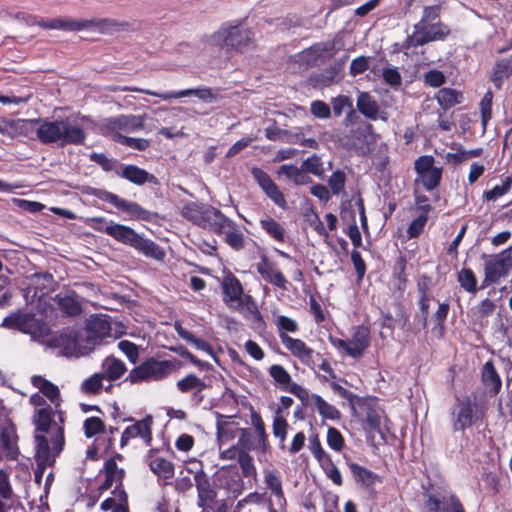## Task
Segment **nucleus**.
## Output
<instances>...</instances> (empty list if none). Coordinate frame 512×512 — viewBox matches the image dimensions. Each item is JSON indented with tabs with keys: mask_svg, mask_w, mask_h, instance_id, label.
I'll return each mask as SVG.
<instances>
[{
	"mask_svg": "<svg viewBox=\"0 0 512 512\" xmlns=\"http://www.w3.org/2000/svg\"><path fill=\"white\" fill-rule=\"evenodd\" d=\"M103 230L105 234L109 235L117 242L132 247L146 257L159 261L163 260L165 257V252L157 243L143 237L130 226L110 221L109 225Z\"/></svg>",
	"mask_w": 512,
	"mask_h": 512,
	"instance_id": "nucleus-1",
	"label": "nucleus"
},
{
	"mask_svg": "<svg viewBox=\"0 0 512 512\" xmlns=\"http://www.w3.org/2000/svg\"><path fill=\"white\" fill-rule=\"evenodd\" d=\"M36 443L35 461L37 467L34 470V481L41 484L42 478L47 466L54 465L56 457L62 452L65 445L63 428L59 426L56 433L51 437L52 451H50L49 441L45 435H35Z\"/></svg>",
	"mask_w": 512,
	"mask_h": 512,
	"instance_id": "nucleus-2",
	"label": "nucleus"
},
{
	"mask_svg": "<svg viewBox=\"0 0 512 512\" xmlns=\"http://www.w3.org/2000/svg\"><path fill=\"white\" fill-rule=\"evenodd\" d=\"M85 193L94 196L102 201L111 203L119 211L127 214L129 218L133 220L157 223L159 219H164V216H161L159 213L149 211L143 208L137 202L128 201L126 199L120 198L118 195L104 189L87 187Z\"/></svg>",
	"mask_w": 512,
	"mask_h": 512,
	"instance_id": "nucleus-3",
	"label": "nucleus"
},
{
	"mask_svg": "<svg viewBox=\"0 0 512 512\" xmlns=\"http://www.w3.org/2000/svg\"><path fill=\"white\" fill-rule=\"evenodd\" d=\"M211 43L228 50L242 52L253 43V34L239 25H223L211 36Z\"/></svg>",
	"mask_w": 512,
	"mask_h": 512,
	"instance_id": "nucleus-4",
	"label": "nucleus"
},
{
	"mask_svg": "<svg viewBox=\"0 0 512 512\" xmlns=\"http://www.w3.org/2000/svg\"><path fill=\"white\" fill-rule=\"evenodd\" d=\"M174 367L171 361L149 358L141 365L133 368L125 381L136 384L142 381L161 380L168 376Z\"/></svg>",
	"mask_w": 512,
	"mask_h": 512,
	"instance_id": "nucleus-5",
	"label": "nucleus"
},
{
	"mask_svg": "<svg viewBox=\"0 0 512 512\" xmlns=\"http://www.w3.org/2000/svg\"><path fill=\"white\" fill-rule=\"evenodd\" d=\"M512 269V245L501 253L495 255L485 263V277L480 289H484L493 283H497L500 278L508 275Z\"/></svg>",
	"mask_w": 512,
	"mask_h": 512,
	"instance_id": "nucleus-6",
	"label": "nucleus"
},
{
	"mask_svg": "<svg viewBox=\"0 0 512 512\" xmlns=\"http://www.w3.org/2000/svg\"><path fill=\"white\" fill-rule=\"evenodd\" d=\"M1 327L29 334L33 339L43 336L46 329L45 324L41 320L36 319L33 314H24L21 311L6 316L1 323Z\"/></svg>",
	"mask_w": 512,
	"mask_h": 512,
	"instance_id": "nucleus-7",
	"label": "nucleus"
},
{
	"mask_svg": "<svg viewBox=\"0 0 512 512\" xmlns=\"http://www.w3.org/2000/svg\"><path fill=\"white\" fill-rule=\"evenodd\" d=\"M146 114L143 115H118L107 118L102 123L103 133L106 135L120 134L119 131L133 132L144 128Z\"/></svg>",
	"mask_w": 512,
	"mask_h": 512,
	"instance_id": "nucleus-8",
	"label": "nucleus"
},
{
	"mask_svg": "<svg viewBox=\"0 0 512 512\" xmlns=\"http://www.w3.org/2000/svg\"><path fill=\"white\" fill-rule=\"evenodd\" d=\"M474 399L469 396L462 399H456V403L452 408V429L454 432L464 431L473 424L474 418Z\"/></svg>",
	"mask_w": 512,
	"mask_h": 512,
	"instance_id": "nucleus-9",
	"label": "nucleus"
},
{
	"mask_svg": "<svg viewBox=\"0 0 512 512\" xmlns=\"http://www.w3.org/2000/svg\"><path fill=\"white\" fill-rule=\"evenodd\" d=\"M35 127L37 140L44 144L60 143L61 119L50 121L48 119L36 118L23 120Z\"/></svg>",
	"mask_w": 512,
	"mask_h": 512,
	"instance_id": "nucleus-10",
	"label": "nucleus"
},
{
	"mask_svg": "<svg viewBox=\"0 0 512 512\" xmlns=\"http://www.w3.org/2000/svg\"><path fill=\"white\" fill-rule=\"evenodd\" d=\"M111 325L110 323L100 316H92L88 320L85 329V337L83 339L85 348L90 351L97 345H100L103 339L110 336Z\"/></svg>",
	"mask_w": 512,
	"mask_h": 512,
	"instance_id": "nucleus-11",
	"label": "nucleus"
},
{
	"mask_svg": "<svg viewBox=\"0 0 512 512\" xmlns=\"http://www.w3.org/2000/svg\"><path fill=\"white\" fill-rule=\"evenodd\" d=\"M133 91H139V93H143L146 95L154 96L161 98L162 100H169V99H179L186 96L194 95L198 97L200 100L211 103L214 100L217 99V95L213 93L212 89L209 87H203V88H190L181 90L178 92L170 91V92H156L149 89H141V88H131Z\"/></svg>",
	"mask_w": 512,
	"mask_h": 512,
	"instance_id": "nucleus-12",
	"label": "nucleus"
},
{
	"mask_svg": "<svg viewBox=\"0 0 512 512\" xmlns=\"http://www.w3.org/2000/svg\"><path fill=\"white\" fill-rule=\"evenodd\" d=\"M140 28L141 25L138 21L129 23L127 21H119L113 18L87 19V29H95L102 34H112L117 31L135 32L140 30Z\"/></svg>",
	"mask_w": 512,
	"mask_h": 512,
	"instance_id": "nucleus-13",
	"label": "nucleus"
},
{
	"mask_svg": "<svg viewBox=\"0 0 512 512\" xmlns=\"http://www.w3.org/2000/svg\"><path fill=\"white\" fill-rule=\"evenodd\" d=\"M251 174L267 197H269L279 207H286V200L283 193L265 171L258 167H253L251 169Z\"/></svg>",
	"mask_w": 512,
	"mask_h": 512,
	"instance_id": "nucleus-14",
	"label": "nucleus"
},
{
	"mask_svg": "<svg viewBox=\"0 0 512 512\" xmlns=\"http://www.w3.org/2000/svg\"><path fill=\"white\" fill-rule=\"evenodd\" d=\"M414 29L421 36L416 43L423 45L432 41L444 40L451 32L450 28L442 22L432 24L419 22L414 25Z\"/></svg>",
	"mask_w": 512,
	"mask_h": 512,
	"instance_id": "nucleus-15",
	"label": "nucleus"
},
{
	"mask_svg": "<svg viewBox=\"0 0 512 512\" xmlns=\"http://www.w3.org/2000/svg\"><path fill=\"white\" fill-rule=\"evenodd\" d=\"M336 53L335 41L319 42L307 50L303 51L300 55L301 61L308 66L318 65L319 60L331 58Z\"/></svg>",
	"mask_w": 512,
	"mask_h": 512,
	"instance_id": "nucleus-16",
	"label": "nucleus"
},
{
	"mask_svg": "<svg viewBox=\"0 0 512 512\" xmlns=\"http://www.w3.org/2000/svg\"><path fill=\"white\" fill-rule=\"evenodd\" d=\"M153 418L147 415L140 421L135 422L133 425L128 426L122 433L120 445L124 447L128 444L130 438L141 437L146 445H151L152 442V426Z\"/></svg>",
	"mask_w": 512,
	"mask_h": 512,
	"instance_id": "nucleus-17",
	"label": "nucleus"
},
{
	"mask_svg": "<svg viewBox=\"0 0 512 512\" xmlns=\"http://www.w3.org/2000/svg\"><path fill=\"white\" fill-rule=\"evenodd\" d=\"M202 227H208L217 234L223 233L225 227L235 229L236 224L226 217L219 209L207 205L203 214Z\"/></svg>",
	"mask_w": 512,
	"mask_h": 512,
	"instance_id": "nucleus-18",
	"label": "nucleus"
},
{
	"mask_svg": "<svg viewBox=\"0 0 512 512\" xmlns=\"http://www.w3.org/2000/svg\"><path fill=\"white\" fill-rule=\"evenodd\" d=\"M49 346L59 348L60 354L65 357L79 355L78 335L76 332L62 333L49 340Z\"/></svg>",
	"mask_w": 512,
	"mask_h": 512,
	"instance_id": "nucleus-19",
	"label": "nucleus"
},
{
	"mask_svg": "<svg viewBox=\"0 0 512 512\" xmlns=\"http://www.w3.org/2000/svg\"><path fill=\"white\" fill-rule=\"evenodd\" d=\"M61 135H60V147L66 145H82L86 140L85 131L77 126L72 125L68 118L61 119Z\"/></svg>",
	"mask_w": 512,
	"mask_h": 512,
	"instance_id": "nucleus-20",
	"label": "nucleus"
},
{
	"mask_svg": "<svg viewBox=\"0 0 512 512\" xmlns=\"http://www.w3.org/2000/svg\"><path fill=\"white\" fill-rule=\"evenodd\" d=\"M54 411L51 406L46 405L36 411V414L33 417V424L35 425V430L41 432V435H45L50 433L52 430L51 437L56 433L57 428L60 426L53 419Z\"/></svg>",
	"mask_w": 512,
	"mask_h": 512,
	"instance_id": "nucleus-21",
	"label": "nucleus"
},
{
	"mask_svg": "<svg viewBox=\"0 0 512 512\" xmlns=\"http://www.w3.org/2000/svg\"><path fill=\"white\" fill-rule=\"evenodd\" d=\"M194 481L198 492V505L199 507H203V512L205 511L204 506L207 502H211L216 498V491L211 487L210 478L204 472L203 469H200L195 472Z\"/></svg>",
	"mask_w": 512,
	"mask_h": 512,
	"instance_id": "nucleus-22",
	"label": "nucleus"
},
{
	"mask_svg": "<svg viewBox=\"0 0 512 512\" xmlns=\"http://www.w3.org/2000/svg\"><path fill=\"white\" fill-rule=\"evenodd\" d=\"M17 435L13 423L9 422L1 428L0 431V447L10 460H16L19 455V448L16 444Z\"/></svg>",
	"mask_w": 512,
	"mask_h": 512,
	"instance_id": "nucleus-23",
	"label": "nucleus"
},
{
	"mask_svg": "<svg viewBox=\"0 0 512 512\" xmlns=\"http://www.w3.org/2000/svg\"><path fill=\"white\" fill-rule=\"evenodd\" d=\"M117 174L136 184V185H143L145 183H151V184H154V185H158L159 184V180L158 178L147 172L146 170L136 166V165H133V164H129V165H126L121 172H117Z\"/></svg>",
	"mask_w": 512,
	"mask_h": 512,
	"instance_id": "nucleus-24",
	"label": "nucleus"
},
{
	"mask_svg": "<svg viewBox=\"0 0 512 512\" xmlns=\"http://www.w3.org/2000/svg\"><path fill=\"white\" fill-rule=\"evenodd\" d=\"M442 501L434 494H430L425 502L428 512H466L459 498L455 494L449 496L448 504L441 507Z\"/></svg>",
	"mask_w": 512,
	"mask_h": 512,
	"instance_id": "nucleus-25",
	"label": "nucleus"
},
{
	"mask_svg": "<svg viewBox=\"0 0 512 512\" xmlns=\"http://www.w3.org/2000/svg\"><path fill=\"white\" fill-rule=\"evenodd\" d=\"M222 292L224 295V302L228 304L229 302L242 300L243 287L239 279L231 272H228L227 275L224 276L222 284Z\"/></svg>",
	"mask_w": 512,
	"mask_h": 512,
	"instance_id": "nucleus-26",
	"label": "nucleus"
},
{
	"mask_svg": "<svg viewBox=\"0 0 512 512\" xmlns=\"http://www.w3.org/2000/svg\"><path fill=\"white\" fill-rule=\"evenodd\" d=\"M356 107L368 119L377 120L379 117L380 107L369 92L358 93Z\"/></svg>",
	"mask_w": 512,
	"mask_h": 512,
	"instance_id": "nucleus-27",
	"label": "nucleus"
},
{
	"mask_svg": "<svg viewBox=\"0 0 512 512\" xmlns=\"http://www.w3.org/2000/svg\"><path fill=\"white\" fill-rule=\"evenodd\" d=\"M370 345L369 332L364 327H359L353 334L347 354L355 359L362 357L364 351Z\"/></svg>",
	"mask_w": 512,
	"mask_h": 512,
	"instance_id": "nucleus-28",
	"label": "nucleus"
},
{
	"mask_svg": "<svg viewBox=\"0 0 512 512\" xmlns=\"http://www.w3.org/2000/svg\"><path fill=\"white\" fill-rule=\"evenodd\" d=\"M31 383L55 405L56 409L60 407V391L55 384L45 379L41 375H34L31 378Z\"/></svg>",
	"mask_w": 512,
	"mask_h": 512,
	"instance_id": "nucleus-29",
	"label": "nucleus"
},
{
	"mask_svg": "<svg viewBox=\"0 0 512 512\" xmlns=\"http://www.w3.org/2000/svg\"><path fill=\"white\" fill-rule=\"evenodd\" d=\"M341 79L342 75L339 74V68L330 66L320 73L311 75L309 82L313 87L323 88L338 83Z\"/></svg>",
	"mask_w": 512,
	"mask_h": 512,
	"instance_id": "nucleus-30",
	"label": "nucleus"
},
{
	"mask_svg": "<svg viewBox=\"0 0 512 512\" xmlns=\"http://www.w3.org/2000/svg\"><path fill=\"white\" fill-rule=\"evenodd\" d=\"M279 337L281 342L286 346L288 350L291 351L294 356L300 358L301 360L312 357L313 350L308 348L304 341L300 339H294L284 332L279 333Z\"/></svg>",
	"mask_w": 512,
	"mask_h": 512,
	"instance_id": "nucleus-31",
	"label": "nucleus"
},
{
	"mask_svg": "<svg viewBox=\"0 0 512 512\" xmlns=\"http://www.w3.org/2000/svg\"><path fill=\"white\" fill-rule=\"evenodd\" d=\"M152 450L148 454V465L151 471L158 477L170 479L174 476V464L162 457L152 459Z\"/></svg>",
	"mask_w": 512,
	"mask_h": 512,
	"instance_id": "nucleus-32",
	"label": "nucleus"
},
{
	"mask_svg": "<svg viewBox=\"0 0 512 512\" xmlns=\"http://www.w3.org/2000/svg\"><path fill=\"white\" fill-rule=\"evenodd\" d=\"M102 368L104 370L102 374L109 381L118 380L127 370L124 362L113 356H109L103 361Z\"/></svg>",
	"mask_w": 512,
	"mask_h": 512,
	"instance_id": "nucleus-33",
	"label": "nucleus"
},
{
	"mask_svg": "<svg viewBox=\"0 0 512 512\" xmlns=\"http://www.w3.org/2000/svg\"><path fill=\"white\" fill-rule=\"evenodd\" d=\"M511 74L512 60L505 58L499 59L496 61L493 67L491 81L493 82L496 88L500 89L503 81L509 78Z\"/></svg>",
	"mask_w": 512,
	"mask_h": 512,
	"instance_id": "nucleus-34",
	"label": "nucleus"
},
{
	"mask_svg": "<svg viewBox=\"0 0 512 512\" xmlns=\"http://www.w3.org/2000/svg\"><path fill=\"white\" fill-rule=\"evenodd\" d=\"M250 418H251V424L254 426L255 432L258 435V449L262 453H266L269 450L270 445L268 442V435L265 430V424L261 418V415L259 413H257L253 409V407H251Z\"/></svg>",
	"mask_w": 512,
	"mask_h": 512,
	"instance_id": "nucleus-35",
	"label": "nucleus"
},
{
	"mask_svg": "<svg viewBox=\"0 0 512 512\" xmlns=\"http://www.w3.org/2000/svg\"><path fill=\"white\" fill-rule=\"evenodd\" d=\"M54 301L58 305L59 309L63 312V314L67 316L74 317L82 312L81 304L76 299L75 295L61 296L58 294L55 296Z\"/></svg>",
	"mask_w": 512,
	"mask_h": 512,
	"instance_id": "nucleus-36",
	"label": "nucleus"
},
{
	"mask_svg": "<svg viewBox=\"0 0 512 512\" xmlns=\"http://www.w3.org/2000/svg\"><path fill=\"white\" fill-rule=\"evenodd\" d=\"M348 466H349L356 482H360L367 489L372 487V485L376 479H379V476L375 472L368 470L367 468H365L357 463L349 462Z\"/></svg>",
	"mask_w": 512,
	"mask_h": 512,
	"instance_id": "nucleus-37",
	"label": "nucleus"
},
{
	"mask_svg": "<svg viewBox=\"0 0 512 512\" xmlns=\"http://www.w3.org/2000/svg\"><path fill=\"white\" fill-rule=\"evenodd\" d=\"M207 205L198 202L186 203L182 210L181 215L188 221L201 226L203 224V214Z\"/></svg>",
	"mask_w": 512,
	"mask_h": 512,
	"instance_id": "nucleus-38",
	"label": "nucleus"
},
{
	"mask_svg": "<svg viewBox=\"0 0 512 512\" xmlns=\"http://www.w3.org/2000/svg\"><path fill=\"white\" fill-rule=\"evenodd\" d=\"M277 173L279 175L283 174L295 185H305L308 183H312V179L305 174V171L302 168H298L294 165H282L279 167Z\"/></svg>",
	"mask_w": 512,
	"mask_h": 512,
	"instance_id": "nucleus-39",
	"label": "nucleus"
},
{
	"mask_svg": "<svg viewBox=\"0 0 512 512\" xmlns=\"http://www.w3.org/2000/svg\"><path fill=\"white\" fill-rule=\"evenodd\" d=\"M311 399L314 401V405L322 418L329 420H339L341 418L340 411L326 402L321 396L312 394Z\"/></svg>",
	"mask_w": 512,
	"mask_h": 512,
	"instance_id": "nucleus-40",
	"label": "nucleus"
},
{
	"mask_svg": "<svg viewBox=\"0 0 512 512\" xmlns=\"http://www.w3.org/2000/svg\"><path fill=\"white\" fill-rule=\"evenodd\" d=\"M436 98L439 105L447 110L461 102L462 94L455 89L443 88L439 90Z\"/></svg>",
	"mask_w": 512,
	"mask_h": 512,
	"instance_id": "nucleus-41",
	"label": "nucleus"
},
{
	"mask_svg": "<svg viewBox=\"0 0 512 512\" xmlns=\"http://www.w3.org/2000/svg\"><path fill=\"white\" fill-rule=\"evenodd\" d=\"M483 382L486 386H491V390L494 393H498L501 389V379L491 361H488L483 366L482 373Z\"/></svg>",
	"mask_w": 512,
	"mask_h": 512,
	"instance_id": "nucleus-42",
	"label": "nucleus"
},
{
	"mask_svg": "<svg viewBox=\"0 0 512 512\" xmlns=\"http://www.w3.org/2000/svg\"><path fill=\"white\" fill-rule=\"evenodd\" d=\"M268 371L270 376L283 391L289 390V386L292 384V378L282 365L274 364Z\"/></svg>",
	"mask_w": 512,
	"mask_h": 512,
	"instance_id": "nucleus-43",
	"label": "nucleus"
},
{
	"mask_svg": "<svg viewBox=\"0 0 512 512\" xmlns=\"http://www.w3.org/2000/svg\"><path fill=\"white\" fill-rule=\"evenodd\" d=\"M176 385L182 393H188L193 389L202 391L208 387V385L195 374H188L186 377L178 380Z\"/></svg>",
	"mask_w": 512,
	"mask_h": 512,
	"instance_id": "nucleus-44",
	"label": "nucleus"
},
{
	"mask_svg": "<svg viewBox=\"0 0 512 512\" xmlns=\"http://www.w3.org/2000/svg\"><path fill=\"white\" fill-rule=\"evenodd\" d=\"M458 282L469 293L475 294L478 291L477 278L470 268H462L458 272Z\"/></svg>",
	"mask_w": 512,
	"mask_h": 512,
	"instance_id": "nucleus-45",
	"label": "nucleus"
},
{
	"mask_svg": "<svg viewBox=\"0 0 512 512\" xmlns=\"http://www.w3.org/2000/svg\"><path fill=\"white\" fill-rule=\"evenodd\" d=\"M260 224L262 229L265 230L275 240L279 242L285 241V230L275 219H262Z\"/></svg>",
	"mask_w": 512,
	"mask_h": 512,
	"instance_id": "nucleus-46",
	"label": "nucleus"
},
{
	"mask_svg": "<svg viewBox=\"0 0 512 512\" xmlns=\"http://www.w3.org/2000/svg\"><path fill=\"white\" fill-rule=\"evenodd\" d=\"M330 386L336 394H338L340 397L346 399L349 402V406L352 411V415L356 414L355 401L358 405H362L365 402L364 399L353 394L351 391L345 389L344 387H342L341 385H339L336 382H332L330 384Z\"/></svg>",
	"mask_w": 512,
	"mask_h": 512,
	"instance_id": "nucleus-47",
	"label": "nucleus"
},
{
	"mask_svg": "<svg viewBox=\"0 0 512 512\" xmlns=\"http://www.w3.org/2000/svg\"><path fill=\"white\" fill-rule=\"evenodd\" d=\"M512 187V176H507L503 179L501 185H496L492 189L483 193L484 199L487 201H495L499 197L505 195Z\"/></svg>",
	"mask_w": 512,
	"mask_h": 512,
	"instance_id": "nucleus-48",
	"label": "nucleus"
},
{
	"mask_svg": "<svg viewBox=\"0 0 512 512\" xmlns=\"http://www.w3.org/2000/svg\"><path fill=\"white\" fill-rule=\"evenodd\" d=\"M56 30L81 31L87 29V19L76 20L69 17L56 18Z\"/></svg>",
	"mask_w": 512,
	"mask_h": 512,
	"instance_id": "nucleus-49",
	"label": "nucleus"
},
{
	"mask_svg": "<svg viewBox=\"0 0 512 512\" xmlns=\"http://www.w3.org/2000/svg\"><path fill=\"white\" fill-rule=\"evenodd\" d=\"M424 188L428 191L437 188L442 179V167L432 168L431 171L420 175Z\"/></svg>",
	"mask_w": 512,
	"mask_h": 512,
	"instance_id": "nucleus-50",
	"label": "nucleus"
},
{
	"mask_svg": "<svg viewBox=\"0 0 512 512\" xmlns=\"http://www.w3.org/2000/svg\"><path fill=\"white\" fill-rule=\"evenodd\" d=\"M492 100H493V93L492 91L488 90L481 102H480V112H481V123L483 126V132L486 131V126L490 119L492 118Z\"/></svg>",
	"mask_w": 512,
	"mask_h": 512,
	"instance_id": "nucleus-51",
	"label": "nucleus"
},
{
	"mask_svg": "<svg viewBox=\"0 0 512 512\" xmlns=\"http://www.w3.org/2000/svg\"><path fill=\"white\" fill-rule=\"evenodd\" d=\"M113 140L139 151L146 150L150 145L147 139L128 137L122 134L113 135Z\"/></svg>",
	"mask_w": 512,
	"mask_h": 512,
	"instance_id": "nucleus-52",
	"label": "nucleus"
},
{
	"mask_svg": "<svg viewBox=\"0 0 512 512\" xmlns=\"http://www.w3.org/2000/svg\"><path fill=\"white\" fill-rule=\"evenodd\" d=\"M84 434L91 438L105 431V423L98 417H89L83 423Z\"/></svg>",
	"mask_w": 512,
	"mask_h": 512,
	"instance_id": "nucleus-53",
	"label": "nucleus"
},
{
	"mask_svg": "<svg viewBox=\"0 0 512 512\" xmlns=\"http://www.w3.org/2000/svg\"><path fill=\"white\" fill-rule=\"evenodd\" d=\"M105 375L102 373H95L91 377L83 381L81 389L88 394H97L102 388V381Z\"/></svg>",
	"mask_w": 512,
	"mask_h": 512,
	"instance_id": "nucleus-54",
	"label": "nucleus"
},
{
	"mask_svg": "<svg viewBox=\"0 0 512 512\" xmlns=\"http://www.w3.org/2000/svg\"><path fill=\"white\" fill-rule=\"evenodd\" d=\"M265 136L268 140L276 141L279 139H283L284 141L288 143H295V140L292 139V132L289 130H284L279 127H277L275 124L267 127L265 129Z\"/></svg>",
	"mask_w": 512,
	"mask_h": 512,
	"instance_id": "nucleus-55",
	"label": "nucleus"
},
{
	"mask_svg": "<svg viewBox=\"0 0 512 512\" xmlns=\"http://www.w3.org/2000/svg\"><path fill=\"white\" fill-rule=\"evenodd\" d=\"M326 476L333 481L334 484L340 486L343 483L341 473L333 463L331 456H327L323 463H320Z\"/></svg>",
	"mask_w": 512,
	"mask_h": 512,
	"instance_id": "nucleus-56",
	"label": "nucleus"
},
{
	"mask_svg": "<svg viewBox=\"0 0 512 512\" xmlns=\"http://www.w3.org/2000/svg\"><path fill=\"white\" fill-rule=\"evenodd\" d=\"M238 462L244 477L256 476V468L252 456L246 451H240Z\"/></svg>",
	"mask_w": 512,
	"mask_h": 512,
	"instance_id": "nucleus-57",
	"label": "nucleus"
},
{
	"mask_svg": "<svg viewBox=\"0 0 512 512\" xmlns=\"http://www.w3.org/2000/svg\"><path fill=\"white\" fill-rule=\"evenodd\" d=\"M366 423L370 430L377 432L381 435V438L385 440V434L382 432L381 429V416L379 412L373 408L368 407L366 411Z\"/></svg>",
	"mask_w": 512,
	"mask_h": 512,
	"instance_id": "nucleus-58",
	"label": "nucleus"
},
{
	"mask_svg": "<svg viewBox=\"0 0 512 512\" xmlns=\"http://www.w3.org/2000/svg\"><path fill=\"white\" fill-rule=\"evenodd\" d=\"M321 159L318 155L313 154L311 157L307 158L302 162L300 168L304 170L306 173H311L316 176H321L323 174Z\"/></svg>",
	"mask_w": 512,
	"mask_h": 512,
	"instance_id": "nucleus-59",
	"label": "nucleus"
},
{
	"mask_svg": "<svg viewBox=\"0 0 512 512\" xmlns=\"http://www.w3.org/2000/svg\"><path fill=\"white\" fill-rule=\"evenodd\" d=\"M265 483L277 497H283L282 483L276 471L265 470Z\"/></svg>",
	"mask_w": 512,
	"mask_h": 512,
	"instance_id": "nucleus-60",
	"label": "nucleus"
},
{
	"mask_svg": "<svg viewBox=\"0 0 512 512\" xmlns=\"http://www.w3.org/2000/svg\"><path fill=\"white\" fill-rule=\"evenodd\" d=\"M346 175L341 170H336L328 179V186L334 195H338L344 190Z\"/></svg>",
	"mask_w": 512,
	"mask_h": 512,
	"instance_id": "nucleus-61",
	"label": "nucleus"
},
{
	"mask_svg": "<svg viewBox=\"0 0 512 512\" xmlns=\"http://www.w3.org/2000/svg\"><path fill=\"white\" fill-rule=\"evenodd\" d=\"M327 444L328 446L339 452L345 446V441L340 431L334 427H329L327 431Z\"/></svg>",
	"mask_w": 512,
	"mask_h": 512,
	"instance_id": "nucleus-62",
	"label": "nucleus"
},
{
	"mask_svg": "<svg viewBox=\"0 0 512 512\" xmlns=\"http://www.w3.org/2000/svg\"><path fill=\"white\" fill-rule=\"evenodd\" d=\"M239 439L238 444L244 449V451H250L258 449V445L255 443V439L252 432L248 428H239Z\"/></svg>",
	"mask_w": 512,
	"mask_h": 512,
	"instance_id": "nucleus-63",
	"label": "nucleus"
},
{
	"mask_svg": "<svg viewBox=\"0 0 512 512\" xmlns=\"http://www.w3.org/2000/svg\"><path fill=\"white\" fill-rule=\"evenodd\" d=\"M428 221V214L421 213L417 218H415L407 229V234L410 238L418 237L424 230V227Z\"/></svg>",
	"mask_w": 512,
	"mask_h": 512,
	"instance_id": "nucleus-64",
	"label": "nucleus"
}]
</instances>
